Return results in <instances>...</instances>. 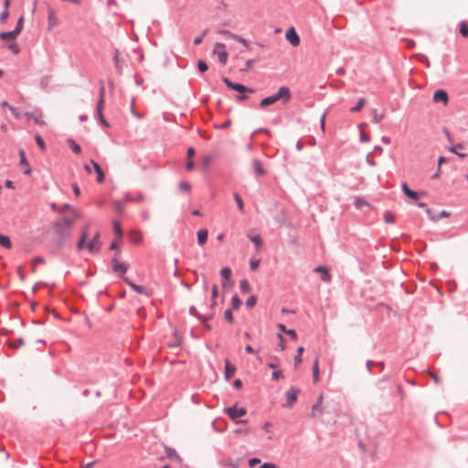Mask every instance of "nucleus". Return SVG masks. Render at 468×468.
I'll list each match as a JSON object with an SVG mask.
<instances>
[{
	"label": "nucleus",
	"instance_id": "a19ab883",
	"mask_svg": "<svg viewBox=\"0 0 468 468\" xmlns=\"http://www.w3.org/2000/svg\"><path fill=\"white\" fill-rule=\"evenodd\" d=\"M365 103H366V100L364 98L359 99L356 105L351 109V112H359L362 109V107L365 105Z\"/></svg>",
	"mask_w": 468,
	"mask_h": 468
},
{
	"label": "nucleus",
	"instance_id": "473e14b6",
	"mask_svg": "<svg viewBox=\"0 0 468 468\" xmlns=\"http://www.w3.org/2000/svg\"><path fill=\"white\" fill-rule=\"evenodd\" d=\"M0 245L6 249H10L12 246L10 239L7 236H4L2 234H0Z\"/></svg>",
	"mask_w": 468,
	"mask_h": 468
},
{
	"label": "nucleus",
	"instance_id": "f3484780",
	"mask_svg": "<svg viewBox=\"0 0 468 468\" xmlns=\"http://www.w3.org/2000/svg\"><path fill=\"white\" fill-rule=\"evenodd\" d=\"M58 24L56 13L54 10H48V29L52 30Z\"/></svg>",
	"mask_w": 468,
	"mask_h": 468
},
{
	"label": "nucleus",
	"instance_id": "bb28decb",
	"mask_svg": "<svg viewBox=\"0 0 468 468\" xmlns=\"http://www.w3.org/2000/svg\"><path fill=\"white\" fill-rule=\"evenodd\" d=\"M313 380L314 383L319 381V366H318V358H316L314 362L313 366Z\"/></svg>",
	"mask_w": 468,
	"mask_h": 468
},
{
	"label": "nucleus",
	"instance_id": "c756f323",
	"mask_svg": "<svg viewBox=\"0 0 468 468\" xmlns=\"http://www.w3.org/2000/svg\"><path fill=\"white\" fill-rule=\"evenodd\" d=\"M128 269V266L125 263H115L113 265V271L115 272H120L122 275H123Z\"/></svg>",
	"mask_w": 468,
	"mask_h": 468
},
{
	"label": "nucleus",
	"instance_id": "b1692460",
	"mask_svg": "<svg viewBox=\"0 0 468 468\" xmlns=\"http://www.w3.org/2000/svg\"><path fill=\"white\" fill-rule=\"evenodd\" d=\"M130 239L135 244L141 243L142 239H143L142 232L140 230H133V231H131Z\"/></svg>",
	"mask_w": 468,
	"mask_h": 468
},
{
	"label": "nucleus",
	"instance_id": "f257e3e1",
	"mask_svg": "<svg viewBox=\"0 0 468 468\" xmlns=\"http://www.w3.org/2000/svg\"><path fill=\"white\" fill-rule=\"evenodd\" d=\"M65 209H68L69 215L68 217H64L61 219L58 220L53 225L54 230L61 234L63 231L69 229L75 223V220L80 217V213L76 211L73 207L69 206H66Z\"/></svg>",
	"mask_w": 468,
	"mask_h": 468
},
{
	"label": "nucleus",
	"instance_id": "680f3d73",
	"mask_svg": "<svg viewBox=\"0 0 468 468\" xmlns=\"http://www.w3.org/2000/svg\"><path fill=\"white\" fill-rule=\"evenodd\" d=\"M72 189H73V192L76 196H80V189L79 187V186L77 184H73L72 185Z\"/></svg>",
	"mask_w": 468,
	"mask_h": 468
},
{
	"label": "nucleus",
	"instance_id": "6ab92c4d",
	"mask_svg": "<svg viewBox=\"0 0 468 468\" xmlns=\"http://www.w3.org/2000/svg\"><path fill=\"white\" fill-rule=\"evenodd\" d=\"M104 96H105V88L103 85L101 86L100 89V99L97 104V112L101 114V111L103 110L104 107Z\"/></svg>",
	"mask_w": 468,
	"mask_h": 468
},
{
	"label": "nucleus",
	"instance_id": "e2e57ef3",
	"mask_svg": "<svg viewBox=\"0 0 468 468\" xmlns=\"http://www.w3.org/2000/svg\"><path fill=\"white\" fill-rule=\"evenodd\" d=\"M9 111L14 114V116L16 118H19L20 117V114H19L17 109L14 108V107H9Z\"/></svg>",
	"mask_w": 468,
	"mask_h": 468
},
{
	"label": "nucleus",
	"instance_id": "4c0bfd02",
	"mask_svg": "<svg viewBox=\"0 0 468 468\" xmlns=\"http://www.w3.org/2000/svg\"><path fill=\"white\" fill-rule=\"evenodd\" d=\"M134 104H135V99L133 98L132 100L131 108H130L132 114L139 119L143 118L144 116V114L138 112L137 108H134Z\"/></svg>",
	"mask_w": 468,
	"mask_h": 468
},
{
	"label": "nucleus",
	"instance_id": "4468645a",
	"mask_svg": "<svg viewBox=\"0 0 468 468\" xmlns=\"http://www.w3.org/2000/svg\"><path fill=\"white\" fill-rule=\"evenodd\" d=\"M465 149H466V147H465V145H464V144H455V145L452 146V147L450 148V151H451L452 153H454L455 154H457V155H458V156H460V157H465V156H467V155H468V154H466V153H463V152H462V151H463V150H465Z\"/></svg>",
	"mask_w": 468,
	"mask_h": 468
},
{
	"label": "nucleus",
	"instance_id": "e433bc0d",
	"mask_svg": "<svg viewBox=\"0 0 468 468\" xmlns=\"http://www.w3.org/2000/svg\"><path fill=\"white\" fill-rule=\"evenodd\" d=\"M134 104H135V99L133 98L132 100L131 108H130L132 114L139 119L143 118L144 116V114L138 112L137 108H134Z\"/></svg>",
	"mask_w": 468,
	"mask_h": 468
},
{
	"label": "nucleus",
	"instance_id": "393cba45",
	"mask_svg": "<svg viewBox=\"0 0 468 468\" xmlns=\"http://www.w3.org/2000/svg\"><path fill=\"white\" fill-rule=\"evenodd\" d=\"M356 208L362 210L364 207L371 208L370 205L367 200L362 197H357L355 202Z\"/></svg>",
	"mask_w": 468,
	"mask_h": 468
},
{
	"label": "nucleus",
	"instance_id": "c85d7f7f",
	"mask_svg": "<svg viewBox=\"0 0 468 468\" xmlns=\"http://www.w3.org/2000/svg\"><path fill=\"white\" fill-rule=\"evenodd\" d=\"M253 167H254V170L255 172L259 175V176H263L265 174V170L263 169V166L261 163V161L259 160H254L253 163Z\"/></svg>",
	"mask_w": 468,
	"mask_h": 468
},
{
	"label": "nucleus",
	"instance_id": "5fc2aeb1",
	"mask_svg": "<svg viewBox=\"0 0 468 468\" xmlns=\"http://www.w3.org/2000/svg\"><path fill=\"white\" fill-rule=\"evenodd\" d=\"M213 157L211 155H205L202 159V163L205 166L209 165L212 162Z\"/></svg>",
	"mask_w": 468,
	"mask_h": 468
},
{
	"label": "nucleus",
	"instance_id": "7c9ffc66",
	"mask_svg": "<svg viewBox=\"0 0 468 468\" xmlns=\"http://www.w3.org/2000/svg\"><path fill=\"white\" fill-rule=\"evenodd\" d=\"M113 231L117 238H119V240H122V230L121 228V224L118 221H113Z\"/></svg>",
	"mask_w": 468,
	"mask_h": 468
},
{
	"label": "nucleus",
	"instance_id": "72a5a7b5",
	"mask_svg": "<svg viewBox=\"0 0 468 468\" xmlns=\"http://www.w3.org/2000/svg\"><path fill=\"white\" fill-rule=\"evenodd\" d=\"M304 351V348L303 346L298 347L297 349V355L294 357V366L297 367L302 363V355Z\"/></svg>",
	"mask_w": 468,
	"mask_h": 468
},
{
	"label": "nucleus",
	"instance_id": "412c9836",
	"mask_svg": "<svg viewBox=\"0 0 468 468\" xmlns=\"http://www.w3.org/2000/svg\"><path fill=\"white\" fill-rule=\"evenodd\" d=\"M236 368L232 366L229 360H226L225 365V377L227 379L231 378L235 374Z\"/></svg>",
	"mask_w": 468,
	"mask_h": 468
},
{
	"label": "nucleus",
	"instance_id": "58836bf2",
	"mask_svg": "<svg viewBox=\"0 0 468 468\" xmlns=\"http://www.w3.org/2000/svg\"><path fill=\"white\" fill-rule=\"evenodd\" d=\"M221 277L224 281H228L231 276V270L229 267H224L220 271Z\"/></svg>",
	"mask_w": 468,
	"mask_h": 468
},
{
	"label": "nucleus",
	"instance_id": "c03bdc74",
	"mask_svg": "<svg viewBox=\"0 0 468 468\" xmlns=\"http://www.w3.org/2000/svg\"><path fill=\"white\" fill-rule=\"evenodd\" d=\"M241 304V301L240 299L237 296V295H234L231 299V306L233 309L237 310L239 308Z\"/></svg>",
	"mask_w": 468,
	"mask_h": 468
},
{
	"label": "nucleus",
	"instance_id": "c9c22d12",
	"mask_svg": "<svg viewBox=\"0 0 468 468\" xmlns=\"http://www.w3.org/2000/svg\"><path fill=\"white\" fill-rule=\"evenodd\" d=\"M25 344L24 340L22 338L18 339H13L9 341V346L12 348H18L22 346Z\"/></svg>",
	"mask_w": 468,
	"mask_h": 468
},
{
	"label": "nucleus",
	"instance_id": "cd10ccee",
	"mask_svg": "<svg viewBox=\"0 0 468 468\" xmlns=\"http://www.w3.org/2000/svg\"><path fill=\"white\" fill-rule=\"evenodd\" d=\"M88 238V226L84 229L80 239L78 242V250H81L84 248L86 239Z\"/></svg>",
	"mask_w": 468,
	"mask_h": 468
},
{
	"label": "nucleus",
	"instance_id": "338daca9",
	"mask_svg": "<svg viewBox=\"0 0 468 468\" xmlns=\"http://www.w3.org/2000/svg\"><path fill=\"white\" fill-rule=\"evenodd\" d=\"M233 385L236 388H240L242 386V382L240 379H236L234 380Z\"/></svg>",
	"mask_w": 468,
	"mask_h": 468
},
{
	"label": "nucleus",
	"instance_id": "4be33fe9",
	"mask_svg": "<svg viewBox=\"0 0 468 468\" xmlns=\"http://www.w3.org/2000/svg\"><path fill=\"white\" fill-rule=\"evenodd\" d=\"M323 396L320 395L317 399V402L313 406L312 417H315L317 413L322 411Z\"/></svg>",
	"mask_w": 468,
	"mask_h": 468
},
{
	"label": "nucleus",
	"instance_id": "aec40b11",
	"mask_svg": "<svg viewBox=\"0 0 468 468\" xmlns=\"http://www.w3.org/2000/svg\"><path fill=\"white\" fill-rule=\"evenodd\" d=\"M402 190L408 197L414 199V200H417L419 198V194L417 192L410 189L406 183L402 184Z\"/></svg>",
	"mask_w": 468,
	"mask_h": 468
},
{
	"label": "nucleus",
	"instance_id": "8fccbe9b",
	"mask_svg": "<svg viewBox=\"0 0 468 468\" xmlns=\"http://www.w3.org/2000/svg\"><path fill=\"white\" fill-rule=\"evenodd\" d=\"M231 38H232V39H235V40H237V41H239V42H240V43H242L246 48H248V47H249V43H248V41H247L246 39H244V38H242V37H240L237 36V35H231Z\"/></svg>",
	"mask_w": 468,
	"mask_h": 468
},
{
	"label": "nucleus",
	"instance_id": "6e6552de",
	"mask_svg": "<svg viewBox=\"0 0 468 468\" xmlns=\"http://www.w3.org/2000/svg\"><path fill=\"white\" fill-rule=\"evenodd\" d=\"M285 38L293 46L297 47L300 44V37L293 27L289 28L285 33Z\"/></svg>",
	"mask_w": 468,
	"mask_h": 468
},
{
	"label": "nucleus",
	"instance_id": "a211bd4d",
	"mask_svg": "<svg viewBox=\"0 0 468 468\" xmlns=\"http://www.w3.org/2000/svg\"><path fill=\"white\" fill-rule=\"evenodd\" d=\"M9 2H0V21H5L8 16Z\"/></svg>",
	"mask_w": 468,
	"mask_h": 468
},
{
	"label": "nucleus",
	"instance_id": "ea45409f",
	"mask_svg": "<svg viewBox=\"0 0 468 468\" xmlns=\"http://www.w3.org/2000/svg\"><path fill=\"white\" fill-rule=\"evenodd\" d=\"M240 290L242 292L248 293L250 292V285L247 280H242L240 282Z\"/></svg>",
	"mask_w": 468,
	"mask_h": 468
},
{
	"label": "nucleus",
	"instance_id": "39448f33",
	"mask_svg": "<svg viewBox=\"0 0 468 468\" xmlns=\"http://www.w3.org/2000/svg\"><path fill=\"white\" fill-rule=\"evenodd\" d=\"M23 16H20L15 30L9 32H4L0 34V37L3 40H12L20 33L22 29Z\"/></svg>",
	"mask_w": 468,
	"mask_h": 468
},
{
	"label": "nucleus",
	"instance_id": "37998d69",
	"mask_svg": "<svg viewBox=\"0 0 468 468\" xmlns=\"http://www.w3.org/2000/svg\"><path fill=\"white\" fill-rule=\"evenodd\" d=\"M460 33L463 37H468V25L466 22H462L460 25Z\"/></svg>",
	"mask_w": 468,
	"mask_h": 468
},
{
	"label": "nucleus",
	"instance_id": "0eeeda50",
	"mask_svg": "<svg viewBox=\"0 0 468 468\" xmlns=\"http://www.w3.org/2000/svg\"><path fill=\"white\" fill-rule=\"evenodd\" d=\"M100 233L96 232L93 239L88 243L87 249L90 253H97L101 249Z\"/></svg>",
	"mask_w": 468,
	"mask_h": 468
},
{
	"label": "nucleus",
	"instance_id": "1a4fd4ad",
	"mask_svg": "<svg viewBox=\"0 0 468 468\" xmlns=\"http://www.w3.org/2000/svg\"><path fill=\"white\" fill-rule=\"evenodd\" d=\"M434 102H442L443 105H447L449 97L448 93L444 90H437L432 97Z\"/></svg>",
	"mask_w": 468,
	"mask_h": 468
},
{
	"label": "nucleus",
	"instance_id": "a18cd8bd",
	"mask_svg": "<svg viewBox=\"0 0 468 468\" xmlns=\"http://www.w3.org/2000/svg\"><path fill=\"white\" fill-rule=\"evenodd\" d=\"M35 140H36V143H37V144L38 145V147H39L42 151H45V150H46V144H45L44 140L41 138V136H40V135H36V136H35Z\"/></svg>",
	"mask_w": 468,
	"mask_h": 468
},
{
	"label": "nucleus",
	"instance_id": "09e8293b",
	"mask_svg": "<svg viewBox=\"0 0 468 468\" xmlns=\"http://www.w3.org/2000/svg\"><path fill=\"white\" fill-rule=\"evenodd\" d=\"M197 67H198V69L201 71V72H205L207 70L208 67L207 65V63L204 61V60H198L197 62Z\"/></svg>",
	"mask_w": 468,
	"mask_h": 468
},
{
	"label": "nucleus",
	"instance_id": "2eb2a0df",
	"mask_svg": "<svg viewBox=\"0 0 468 468\" xmlns=\"http://www.w3.org/2000/svg\"><path fill=\"white\" fill-rule=\"evenodd\" d=\"M123 280L124 282L133 289L136 292L138 293H141V294H147V292L146 290L144 289V287L141 286V285H137L135 283H133L132 281H130L128 278L126 277H123Z\"/></svg>",
	"mask_w": 468,
	"mask_h": 468
},
{
	"label": "nucleus",
	"instance_id": "69168bd1",
	"mask_svg": "<svg viewBox=\"0 0 468 468\" xmlns=\"http://www.w3.org/2000/svg\"><path fill=\"white\" fill-rule=\"evenodd\" d=\"M366 160H367V163L368 165H375V162H374L373 158L371 157V154H368L367 155Z\"/></svg>",
	"mask_w": 468,
	"mask_h": 468
},
{
	"label": "nucleus",
	"instance_id": "f03ea898",
	"mask_svg": "<svg viewBox=\"0 0 468 468\" xmlns=\"http://www.w3.org/2000/svg\"><path fill=\"white\" fill-rule=\"evenodd\" d=\"M279 100H282L284 103L288 102L291 100V91L288 87H281L276 94L264 98L261 101V106L266 107L271 105L278 101Z\"/></svg>",
	"mask_w": 468,
	"mask_h": 468
},
{
	"label": "nucleus",
	"instance_id": "ddd939ff",
	"mask_svg": "<svg viewBox=\"0 0 468 468\" xmlns=\"http://www.w3.org/2000/svg\"><path fill=\"white\" fill-rule=\"evenodd\" d=\"M90 164L92 165L94 171L97 174V182L102 183L104 181L105 176H104V173H103L102 169L101 168L100 165L93 160L90 161Z\"/></svg>",
	"mask_w": 468,
	"mask_h": 468
},
{
	"label": "nucleus",
	"instance_id": "423d86ee",
	"mask_svg": "<svg viewBox=\"0 0 468 468\" xmlns=\"http://www.w3.org/2000/svg\"><path fill=\"white\" fill-rule=\"evenodd\" d=\"M225 45L222 43H216L214 46L213 53L218 55L219 61L226 64L228 59V53L224 50Z\"/></svg>",
	"mask_w": 468,
	"mask_h": 468
},
{
	"label": "nucleus",
	"instance_id": "20e7f679",
	"mask_svg": "<svg viewBox=\"0 0 468 468\" xmlns=\"http://www.w3.org/2000/svg\"><path fill=\"white\" fill-rule=\"evenodd\" d=\"M225 412L228 416L236 423H246V420H239L240 417H243L247 414V410L245 408H238L237 406L229 407L225 409Z\"/></svg>",
	"mask_w": 468,
	"mask_h": 468
},
{
	"label": "nucleus",
	"instance_id": "5701e85b",
	"mask_svg": "<svg viewBox=\"0 0 468 468\" xmlns=\"http://www.w3.org/2000/svg\"><path fill=\"white\" fill-rule=\"evenodd\" d=\"M207 239V230L205 229H199L197 231V242L200 246H203Z\"/></svg>",
	"mask_w": 468,
	"mask_h": 468
},
{
	"label": "nucleus",
	"instance_id": "4d7b16f0",
	"mask_svg": "<svg viewBox=\"0 0 468 468\" xmlns=\"http://www.w3.org/2000/svg\"><path fill=\"white\" fill-rule=\"evenodd\" d=\"M281 378H282V370H275V371H273V373H272V378H273L274 380H278V379H280Z\"/></svg>",
	"mask_w": 468,
	"mask_h": 468
},
{
	"label": "nucleus",
	"instance_id": "de8ad7c7",
	"mask_svg": "<svg viewBox=\"0 0 468 468\" xmlns=\"http://www.w3.org/2000/svg\"><path fill=\"white\" fill-rule=\"evenodd\" d=\"M256 303H257V298H256V296H253V295H252V296H250V297L247 300V302H246V305H247L249 308H252V307H254V306H255Z\"/></svg>",
	"mask_w": 468,
	"mask_h": 468
},
{
	"label": "nucleus",
	"instance_id": "052dcab7",
	"mask_svg": "<svg viewBox=\"0 0 468 468\" xmlns=\"http://www.w3.org/2000/svg\"><path fill=\"white\" fill-rule=\"evenodd\" d=\"M287 335L292 337V339L296 340L297 339V334L294 330L289 329L287 332Z\"/></svg>",
	"mask_w": 468,
	"mask_h": 468
},
{
	"label": "nucleus",
	"instance_id": "a878e982",
	"mask_svg": "<svg viewBox=\"0 0 468 468\" xmlns=\"http://www.w3.org/2000/svg\"><path fill=\"white\" fill-rule=\"evenodd\" d=\"M250 239L255 244L256 250H261L262 248V239L260 235H249Z\"/></svg>",
	"mask_w": 468,
	"mask_h": 468
},
{
	"label": "nucleus",
	"instance_id": "79ce46f5",
	"mask_svg": "<svg viewBox=\"0 0 468 468\" xmlns=\"http://www.w3.org/2000/svg\"><path fill=\"white\" fill-rule=\"evenodd\" d=\"M384 221L386 223H394L395 222V216L389 212V211H386L385 214H384Z\"/></svg>",
	"mask_w": 468,
	"mask_h": 468
},
{
	"label": "nucleus",
	"instance_id": "6e6d98bb",
	"mask_svg": "<svg viewBox=\"0 0 468 468\" xmlns=\"http://www.w3.org/2000/svg\"><path fill=\"white\" fill-rule=\"evenodd\" d=\"M260 463H261V460L258 458H252V459L249 460V466L251 468L255 467L257 464H260Z\"/></svg>",
	"mask_w": 468,
	"mask_h": 468
},
{
	"label": "nucleus",
	"instance_id": "49530a36",
	"mask_svg": "<svg viewBox=\"0 0 468 468\" xmlns=\"http://www.w3.org/2000/svg\"><path fill=\"white\" fill-rule=\"evenodd\" d=\"M235 201L237 202V205L239 207V209L243 212L244 210V203L239 194L234 195Z\"/></svg>",
	"mask_w": 468,
	"mask_h": 468
},
{
	"label": "nucleus",
	"instance_id": "13d9d810",
	"mask_svg": "<svg viewBox=\"0 0 468 468\" xmlns=\"http://www.w3.org/2000/svg\"><path fill=\"white\" fill-rule=\"evenodd\" d=\"M360 141L363 143L369 141V136L367 134H366V133L364 131L360 132Z\"/></svg>",
	"mask_w": 468,
	"mask_h": 468
},
{
	"label": "nucleus",
	"instance_id": "603ef678",
	"mask_svg": "<svg viewBox=\"0 0 468 468\" xmlns=\"http://www.w3.org/2000/svg\"><path fill=\"white\" fill-rule=\"evenodd\" d=\"M224 317L225 319L229 322V323H233L234 319H233V315H232V313L230 310H227L224 314Z\"/></svg>",
	"mask_w": 468,
	"mask_h": 468
},
{
	"label": "nucleus",
	"instance_id": "2f4dec72",
	"mask_svg": "<svg viewBox=\"0 0 468 468\" xmlns=\"http://www.w3.org/2000/svg\"><path fill=\"white\" fill-rule=\"evenodd\" d=\"M67 142H68V144L69 145V147L71 148V150L75 154H80L81 148L75 141L69 139Z\"/></svg>",
	"mask_w": 468,
	"mask_h": 468
},
{
	"label": "nucleus",
	"instance_id": "3c124183",
	"mask_svg": "<svg viewBox=\"0 0 468 468\" xmlns=\"http://www.w3.org/2000/svg\"><path fill=\"white\" fill-rule=\"evenodd\" d=\"M121 242H122V240H119V238H117V237H116V238L112 241L110 248H111L112 250H118V249H119V245H120V243H121Z\"/></svg>",
	"mask_w": 468,
	"mask_h": 468
},
{
	"label": "nucleus",
	"instance_id": "9b49d317",
	"mask_svg": "<svg viewBox=\"0 0 468 468\" xmlns=\"http://www.w3.org/2000/svg\"><path fill=\"white\" fill-rule=\"evenodd\" d=\"M26 116H27V120H33L35 122V123L37 125H40V126L47 125V122L43 119V115L41 112L38 114H35L33 112H27Z\"/></svg>",
	"mask_w": 468,
	"mask_h": 468
},
{
	"label": "nucleus",
	"instance_id": "bf43d9fd",
	"mask_svg": "<svg viewBox=\"0 0 468 468\" xmlns=\"http://www.w3.org/2000/svg\"><path fill=\"white\" fill-rule=\"evenodd\" d=\"M179 187L183 190L188 191L190 189V185L186 182H181Z\"/></svg>",
	"mask_w": 468,
	"mask_h": 468
},
{
	"label": "nucleus",
	"instance_id": "7ed1b4c3",
	"mask_svg": "<svg viewBox=\"0 0 468 468\" xmlns=\"http://www.w3.org/2000/svg\"><path fill=\"white\" fill-rule=\"evenodd\" d=\"M224 83L229 88L236 91H239L240 94L237 97L238 101H245L248 99V96L245 94V92L253 93L254 90L247 88L246 86L239 84V83H234L230 81L228 78L223 79Z\"/></svg>",
	"mask_w": 468,
	"mask_h": 468
},
{
	"label": "nucleus",
	"instance_id": "f8f14e48",
	"mask_svg": "<svg viewBox=\"0 0 468 468\" xmlns=\"http://www.w3.org/2000/svg\"><path fill=\"white\" fill-rule=\"evenodd\" d=\"M298 394L299 389L297 388H290L286 392L287 403L289 406L292 405L296 401Z\"/></svg>",
	"mask_w": 468,
	"mask_h": 468
},
{
	"label": "nucleus",
	"instance_id": "f704fd0d",
	"mask_svg": "<svg viewBox=\"0 0 468 468\" xmlns=\"http://www.w3.org/2000/svg\"><path fill=\"white\" fill-rule=\"evenodd\" d=\"M212 297H211V307H214L217 304L216 299L218 295V289L217 285L212 286Z\"/></svg>",
	"mask_w": 468,
	"mask_h": 468
},
{
	"label": "nucleus",
	"instance_id": "9d476101",
	"mask_svg": "<svg viewBox=\"0 0 468 468\" xmlns=\"http://www.w3.org/2000/svg\"><path fill=\"white\" fill-rule=\"evenodd\" d=\"M19 157H20V165L24 168V174L25 175H30L31 174V167L26 157V153L24 150L19 151Z\"/></svg>",
	"mask_w": 468,
	"mask_h": 468
},
{
	"label": "nucleus",
	"instance_id": "dca6fc26",
	"mask_svg": "<svg viewBox=\"0 0 468 468\" xmlns=\"http://www.w3.org/2000/svg\"><path fill=\"white\" fill-rule=\"evenodd\" d=\"M315 272H321L323 275H322V280L328 282L331 281V274L329 273V270L324 267V266H318L317 268H315L314 270Z\"/></svg>",
	"mask_w": 468,
	"mask_h": 468
},
{
	"label": "nucleus",
	"instance_id": "0e129e2a",
	"mask_svg": "<svg viewBox=\"0 0 468 468\" xmlns=\"http://www.w3.org/2000/svg\"><path fill=\"white\" fill-rule=\"evenodd\" d=\"M194 154H195L194 148H192V147L188 148V150H187V159L191 160V158L194 156Z\"/></svg>",
	"mask_w": 468,
	"mask_h": 468
},
{
	"label": "nucleus",
	"instance_id": "774afa93",
	"mask_svg": "<svg viewBox=\"0 0 468 468\" xmlns=\"http://www.w3.org/2000/svg\"><path fill=\"white\" fill-rule=\"evenodd\" d=\"M186 167L188 171L192 170L194 168V163L191 160H188Z\"/></svg>",
	"mask_w": 468,
	"mask_h": 468
},
{
	"label": "nucleus",
	"instance_id": "864d4df0",
	"mask_svg": "<svg viewBox=\"0 0 468 468\" xmlns=\"http://www.w3.org/2000/svg\"><path fill=\"white\" fill-rule=\"evenodd\" d=\"M260 265V260H250V266L251 271H255Z\"/></svg>",
	"mask_w": 468,
	"mask_h": 468
}]
</instances>
